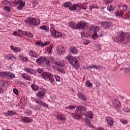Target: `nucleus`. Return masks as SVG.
<instances>
[{
	"instance_id": "nucleus-27",
	"label": "nucleus",
	"mask_w": 130,
	"mask_h": 130,
	"mask_svg": "<svg viewBox=\"0 0 130 130\" xmlns=\"http://www.w3.org/2000/svg\"><path fill=\"white\" fill-rule=\"evenodd\" d=\"M72 117L75 119H80L81 118V115L77 112L72 114Z\"/></svg>"
},
{
	"instance_id": "nucleus-34",
	"label": "nucleus",
	"mask_w": 130,
	"mask_h": 130,
	"mask_svg": "<svg viewBox=\"0 0 130 130\" xmlns=\"http://www.w3.org/2000/svg\"><path fill=\"white\" fill-rule=\"evenodd\" d=\"M25 4L26 3L24 2H22V3L19 4V6L17 7V10H18V11H21V10H22V9H23V8H24V7H25Z\"/></svg>"
},
{
	"instance_id": "nucleus-14",
	"label": "nucleus",
	"mask_w": 130,
	"mask_h": 130,
	"mask_svg": "<svg viewBox=\"0 0 130 130\" xmlns=\"http://www.w3.org/2000/svg\"><path fill=\"white\" fill-rule=\"evenodd\" d=\"M4 58L7 60H15L16 57L12 54H7L4 55Z\"/></svg>"
},
{
	"instance_id": "nucleus-2",
	"label": "nucleus",
	"mask_w": 130,
	"mask_h": 130,
	"mask_svg": "<svg viewBox=\"0 0 130 130\" xmlns=\"http://www.w3.org/2000/svg\"><path fill=\"white\" fill-rule=\"evenodd\" d=\"M24 22L30 26H38L40 24V20L39 18L33 17H28Z\"/></svg>"
},
{
	"instance_id": "nucleus-50",
	"label": "nucleus",
	"mask_w": 130,
	"mask_h": 130,
	"mask_svg": "<svg viewBox=\"0 0 130 130\" xmlns=\"http://www.w3.org/2000/svg\"><path fill=\"white\" fill-rule=\"evenodd\" d=\"M125 19H130V10L127 11Z\"/></svg>"
},
{
	"instance_id": "nucleus-54",
	"label": "nucleus",
	"mask_w": 130,
	"mask_h": 130,
	"mask_svg": "<svg viewBox=\"0 0 130 130\" xmlns=\"http://www.w3.org/2000/svg\"><path fill=\"white\" fill-rule=\"evenodd\" d=\"M40 105H41L42 106H43L44 107H47L48 106V105L43 102L42 101V103L40 104Z\"/></svg>"
},
{
	"instance_id": "nucleus-35",
	"label": "nucleus",
	"mask_w": 130,
	"mask_h": 130,
	"mask_svg": "<svg viewBox=\"0 0 130 130\" xmlns=\"http://www.w3.org/2000/svg\"><path fill=\"white\" fill-rule=\"evenodd\" d=\"M70 51L71 53L73 54H78V50L76 47H72L70 48Z\"/></svg>"
},
{
	"instance_id": "nucleus-20",
	"label": "nucleus",
	"mask_w": 130,
	"mask_h": 130,
	"mask_svg": "<svg viewBox=\"0 0 130 130\" xmlns=\"http://www.w3.org/2000/svg\"><path fill=\"white\" fill-rule=\"evenodd\" d=\"M85 116L87 117V118H89L90 119H93L94 117V114H93V112L90 111L85 113Z\"/></svg>"
},
{
	"instance_id": "nucleus-64",
	"label": "nucleus",
	"mask_w": 130,
	"mask_h": 130,
	"mask_svg": "<svg viewBox=\"0 0 130 130\" xmlns=\"http://www.w3.org/2000/svg\"><path fill=\"white\" fill-rule=\"evenodd\" d=\"M13 35H14V36H17V32L15 31L14 32H13Z\"/></svg>"
},
{
	"instance_id": "nucleus-56",
	"label": "nucleus",
	"mask_w": 130,
	"mask_h": 130,
	"mask_svg": "<svg viewBox=\"0 0 130 130\" xmlns=\"http://www.w3.org/2000/svg\"><path fill=\"white\" fill-rule=\"evenodd\" d=\"M91 42L90 40H87L84 41L83 44H85V45H87V44H89Z\"/></svg>"
},
{
	"instance_id": "nucleus-9",
	"label": "nucleus",
	"mask_w": 130,
	"mask_h": 130,
	"mask_svg": "<svg viewBox=\"0 0 130 130\" xmlns=\"http://www.w3.org/2000/svg\"><path fill=\"white\" fill-rule=\"evenodd\" d=\"M50 31L53 37L58 38L61 37L62 36V34L61 32L56 31L55 29H54L53 27H51Z\"/></svg>"
},
{
	"instance_id": "nucleus-30",
	"label": "nucleus",
	"mask_w": 130,
	"mask_h": 130,
	"mask_svg": "<svg viewBox=\"0 0 130 130\" xmlns=\"http://www.w3.org/2000/svg\"><path fill=\"white\" fill-rule=\"evenodd\" d=\"M16 112L14 111H8L5 113V114L9 116H13V115H16Z\"/></svg>"
},
{
	"instance_id": "nucleus-29",
	"label": "nucleus",
	"mask_w": 130,
	"mask_h": 130,
	"mask_svg": "<svg viewBox=\"0 0 130 130\" xmlns=\"http://www.w3.org/2000/svg\"><path fill=\"white\" fill-rule=\"evenodd\" d=\"M57 119H60L61 120H66L67 118H66V116L62 114H58L57 115Z\"/></svg>"
},
{
	"instance_id": "nucleus-45",
	"label": "nucleus",
	"mask_w": 130,
	"mask_h": 130,
	"mask_svg": "<svg viewBox=\"0 0 130 130\" xmlns=\"http://www.w3.org/2000/svg\"><path fill=\"white\" fill-rule=\"evenodd\" d=\"M107 9L108 11H109V12H111L113 11V10H114V7L111 5H110L107 7Z\"/></svg>"
},
{
	"instance_id": "nucleus-58",
	"label": "nucleus",
	"mask_w": 130,
	"mask_h": 130,
	"mask_svg": "<svg viewBox=\"0 0 130 130\" xmlns=\"http://www.w3.org/2000/svg\"><path fill=\"white\" fill-rule=\"evenodd\" d=\"M13 92L16 95H18V90L16 88H13Z\"/></svg>"
},
{
	"instance_id": "nucleus-63",
	"label": "nucleus",
	"mask_w": 130,
	"mask_h": 130,
	"mask_svg": "<svg viewBox=\"0 0 130 130\" xmlns=\"http://www.w3.org/2000/svg\"><path fill=\"white\" fill-rule=\"evenodd\" d=\"M113 0H107V2L108 4H110V3H112Z\"/></svg>"
},
{
	"instance_id": "nucleus-46",
	"label": "nucleus",
	"mask_w": 130,
	"mask_h": 130,
	"mask_svg": "<svg viewBox=\"0 0 130 130\" xmlns=\"http://www.w3.org/2000/svg\"><path fill=\"white\" fill-rule=\"evenodd\" d=\"M52 45H50L47 49V51L48 52V53L50 54L52 52Z\"/></svg>"
},
{
	"instance_id": "nucleus-8",
	"label": "nucleus",
	"mask_w": 130,
	"mask_h": 130,
	"mask_svg": "<svg viewBox=\"0 0 130 130\" xmlns=\"http://www.w3.org/2000/svg\"><path fill=\"white\" fill-rule=\"evenodd\" d=\"M127 35H128V34H124L123 31H121L119 33L118 37L116 38L115 41L116 42H119V41H120V42H122V41H123L124 40V38Z\"/></svg>"
},
{
	"instance_id": "nucleus-44",
	"label": "nucleus",
	"mask_w": 130,
	"mask_h": 130,
	"mask_svg": "<svg viewBox=\"0 0 130 130\" xmlns=\"http://www.w3.org/2000/svg\"><path fill=\"white\" fill-rule=\"evenodd\" d=\"M83 69H85V70H89L90 69H95V66L91 65L90 66H85L83 68Z\"/></svg>"
},
{
	"instance_id": "nucleus-49",
	"label": "nucleus",
	"mask_w": 130,
	"mask_h": 130,
	"mask_svg": "<svg viewBox=\"0 0 130 130\" xmlns=\"http://www.w3.org/2000/svg\"><path fill=\"white\" fill-rule=\"evenodd\" d=\"M34 101H35V102H36V103H37V104H39V105L41 104L42 101L41 100H39V99H35Z\"/></svg>"
},
{
	"instance_id": "nucleus-41",
	"label": "nucleus",
	"mask_w": 130,
	"mask_h": 130,
	"mask_svg": "<svg viewBox=\"0 0 130 130\" xmlns=\"http://www.w3.org/2000/svg\"><path fill=\"white\" fill-rule=\"evenodd\" d=\"M7 74L6 72H0V78H7Z\"/></svg>"
},
{
	"instance_id": "nucleus-7",
	"label": "nucleus",
	"mask_w": 130,
	"mask_h": 130,
	"mask_svg": "<svg viewBox=\"0 0 130 130\" xmlns=\"http://www.w3.org/2000/svg\"><path fill=\"white\" fill-rule=\"evenodd\" d=\"M81 9H82L83 10H86V9H87V6H80L78 5L74 4L69 7V10L70 11L76 10L77 12H80Z\"/></svg>"
},
{
	"instance_id": "nucleus-37",
	"label": "nucleus",
	"mask_w": 130,
	"mask_h": 130,
	"mask_svg": "<svg viewBox=\"0 0 130 130\" xmlns=\"http://www.w3.org/2000/svg\"><path fill=\"white\" fill-rule=\"evenodd\" d=\"M19 58L23 62H27L28 61V58L27 57H24L22 55H19Z\"/></svg>"
},
{
	"instance_id": "nucleus-21",
	"label": "nucleus",
	"mask_w": 130,
	"mask_h": 130,
	"mask_svg": "<svg viewBox=\"0 0 130 130\" xmlns=\"http://www.w3.org/2000/svg\"><path fill=\"white\" fill-rule=\"evenodd\" d=\"M77 110H78V111H85L87 110V108L85 106L80 105L77 106Z\"/></svg>"
},
{
	"instance_id": "nucleus-36",
	"label": "nucleus",
	"mask_w": 130,
	"mask_h": 130,
	"mask_svg": "<svg viewBox=\"0 0 130 130\" xmlns=\"http://www.w3.org/2000/svg\"><path fill=\"white\" fill-rule=\"evenodd\" d=\"M24 2L25 1L22 0H14L13 3L15 6H17V5H20Z\"/></svg>"
},
{
	"instance_id": "nucleus-38",
	"label": "nucleus",
	"mask_w": 130,
	"mask_h": 130,
	"mask_svg": "<svg viewBox=\"0 0 130 130\" xmlns=\"http://www.w3.org/2000/svg\"><path fill=\"white\" fill-rule=\"evenodd\" d=\"M93 9H99V6H98L97 4H93L89 6L90 11H92Z\"/></svg>"
},
{
	"instance_id": "nucleus-3",
	"label": "nucleus",
	"mask_w": 130,
	"mask_h": 130,
	"mask_svg": "<svg viewBox=\"0 0 130 130\" xmlns=\"http://www.w3.org/2000/svg\"><path fill=\"white\" fill-rule=\"evenodd\" d=\"M66 58H67L69 63L74 68V69H78L80 68V66L79 65V62H78V60L76 59V58L70 56H66Z\"/></svg>"
},
{
	"instance_id": "nucleus-18",
	"label": "nucleus",
	"mask_w": 130,
	"mask_h": 130,
	"mask_svg": "<svg viewBox=\"0 0 130 130\" xmlns=\"http://www.w3.org/2000/svg\"><path fill=\"white\" fill-rule=\"evenodd\" d=\"M36 96L40 99H42L45 96V91H40L36 94Z\"/></svg>"
},
{
	"instance_id": "nucleus-26",
	"label": "nucleus",
	"mask_w": 130,
	"mask_h": 130,
	"mask_svg": "<svg viewBox=\"0 0 130 130\" xmlns=\"http://www.w3.org/2000/svg\"><path fill=\"white\" fill-rule=\"evenodd\" d=\"M126 9H127V6L126 5L120 6L118 8V9H119L123 14L126 11Z\"/></svg>"
},
{
	"instance_id": "nucleus-10",
	"label": "nucleus",
	"mask_w": 130,
	"mask_h": 130,
	"mask_svg": "<svg viewBox=\"0 0 130 130\" xmlns=\"http://www.w3.org/2000/svg\"><path fill=\"white\" fill-rule=\"evenodd\" d=\"M57 52L59 53V54H63L64 52H66V49L64 47L59 45L56 48Z\"/></svg>"
},
{
	"instance_id": "nucleus-47",
	"label": "nucleus",
	"mask_w": 130,
	"mask_h": 130,
	"mask_svg": "<svg viewBox=\"0 0 130 130\" xmlns=\"http://www.w3.org/2000/svg\"><path fill=\"white\" fill-rule=\"evenodd\" d=\"M3 5H6L7 6H11V2L8 1H4L2 2Z\"/></svg>"
},
{
	"instance_id": "nucleus-32",
	"label": "nucleus",
	"mask_w": 130,
	"mask_h": 130,
	"mask_svg": "<svg viewBox=\"0 0 130 130\" xmlns=\"http://www.w3.org/2000/svg\"><path fill=\"white\" fill-rule=\"evenodd\" d=\"M22 77L25 80H27V81H31V77L26 73H23L22 74Z\"/></svg>"
},
{
	"instance_id": "nucleus-62",
	"label": "nucleus",
	"mask_w": 130,
	"mask_h": 130,
	"mask_svg": "<svg viewBox=\"0 0 130 130\" xmlns=\"http://www.w3.org/2000/svg\"><path fill=\"white\" fill-rule=\"evenodd\" d=\"M4 93V90H3V88L0 87V94H3Z\"/></svg>"
},
{
	"instance_id": "nucleus-11",
	"label": "nucleus",
	"mask_w": 130,
	"mask_h": 130,
	"mask_svg": "<svg viewBox=\"0 0 130 130\" xmlns=\"http://www.w3.org/2000/svg\"><path fill=\"white\" fill-rule=\"evenodd\" d=\"M36 44L38 46H41V47H44V46L49 45V44H50V42L49 41H47L45 43H42L41 41H38L36 42Z\"/></svg>"
},
{
	"instance_id": "nucleus-43",
	"label": "nucleus",
	"mask_w": 130,
	"mask_h": 130,
	"mask_svg": "<svg viewBox=\"0 0 130 130\" xmlns=\"http://www.w3.org/2000/svg\"><path fill=\"white\" fill-rule=\"evenodd\" d=\"M63 6L65 8H69V7H71V6H72V3L66 2V3H64Z\"/></svg>"
},
{
	"instance_id": "nucleus-60",
	"label": "nucleus",
	"mask_w": 130,
	"mask_h": 130,
	"mask_svg": "<svg viewBox=\"0 0 130 130\" xmlns=\"http://www.w3.org/2000/svg\"><path fill=\"white\" fill-rule=\"evenodd\" d=\"M37 73H38L39 74H41V73H42V69H39L37 70Z\"/></svg>"
},
{
	"instance_id": "nucleus-59",
	"label": "nucleus",
	"mask_w": 130,
	"mask_h": 130,
	"mask_svg": "<svg viewBox=\"0 0 130 130\" xmlns=\"http://www.w3.org/2000/svg\"><path fill=\"white\" fill-rule=\"evenodd\" d=\"M68 108H70L71 109H74L76 108V107L74 105H69L68 106Z\"/></svg>"
},
{
	"instance_id": "nucleus-12",
	"label": "nucleus",
	"mask_w": 130,
	"mask_h": 130,
	"mask_svg": "<svg viewBox=\"0 0 130 130\" xmlns=\"http://www.w3.org/2000/svg\"><path fill=\"white\" fill-rule=\"evenodd\" d=\"M106 120H107V124L109 126H112V125H113L114 121L113 120V119H112V118L110 117H107Z\"/></svg>"
},
{
	"instance_id": "nucleus-40",
	"label": "nucleus",
	"mask_w": 130,
	"mask_h": 130,
	"mask_svg": "<svg viewBox=\"0 0 130 130\" xmlns=\"http://www.w3.org/2000/svg\"><path fill=\"white\" fill-rule=\"evenodd\" d=\"M85 85L88 88H92V86H93L92 83L90 82V81L89 80L86 81Z\"/></svg>"
},
{
	"instance_id": "nucleus-39",
	"label": "nucleus",
	"mask_w": 130,
	"mask_h": 130,
	"mask_svg": "<svg viewBox=\"0 0 130 130\" xmlns=\"http://www.w3.org/2000/svg\"><path fill=\"white\" fill-rule=\"evenodd\" d=\"M31 87L34 91H38V89H39V87L35 84H31Z\"/></svg>"
},
{
	"instance_id": "nucleus-5",
	"label": "nucleus",
	"mask_w": 130,
	"mask_h": 130,
	"mask_svg": "<svg viewBox=\"0 0 130 130\" xmlns=\"http://www.w3.org/2000/svg\"><path fill=\"white\" fill-rule=\"evenodd\" d=\"M42 77L46 81H49L50 83H52V82L54 81L53 74L49 72H43L42 75Z\"/></svg>"
},
{
	"instance_id": "nucleus-24",
	"label": "nucleus",
	"mask_w": 130,
	"mask_h": 130,
	"mask_svg": "<svg viewBox=\"0 0 130 130\" xmlns=\"http://www.w3.org/2000/svg\"><path fill=\"white\" fill-rule=\"evenodd\" d=\"M21 32L23 35H25V36H27V37H29V38H32V37H33V34L29 31L21 30Z\"/></svg>"
},
{
	"instance_id": "nucleus-61",
	"label": "nucleus",
	"mask_w": 130,
	"mask_h": 130,
	"mask_svg": "<svg viewBox=\"0 0 130 130\" xmlns=\"http://www.w3.org/2000/svg\"><path fill=\"white\" fill-rule=\"evenodd\" d=\"M94 69H96V70H100V69H101V67H100V66L98 65L95 66Z\"/></svg>"
},
{
	"instance_id": "nucleus-57",
	"label": "nucleus",
	"mask_w": 130,
	"mask_h": 130,
	"mask_svg": "<svg viewBox=\"0 0 130 130\" xmlns=\"http://www.w3.org/2000/svg\"><path fill=\"white\" fill-rule=\"evenodd\" d=\"M45 62L46 63V64H47V66H49L50 63V61H49V60H47L46 59H45Z\"/></svg>"
},
{
	"instance_id": "nucleus-19",
	"label": "nucleus",
	"mask_w": 130,
	"mask_h": 130,
	"mask_svg": "<svg viewBox=\"0 0 130 130\" xmlns=\"http://www.w3.org/2000/svg\"><path fill=\"white\" fill-rule=\"evenodd\" d=\"M24 71L28 74H31V75L35 74V70L30 68H25Z\"/></svg>"
},
{
	"instance_id": "nucleus-4",
	"label": "nucleus",
	"mask_w": 130,
	"mask_h": 130,
	"mask_svg": "<svg viewBox=\"0 0 130 130\" xmlns=\"http://www.w3.org/2000/svg\"><path fill=\"white\" fill-rule=\"evenodd\" d=\"M63 67L64 66L62 62L58 61L54 62L52 68L55 71H58V72L62 73L63 72Z\"/></svg>"
},
{
	"instance_id": "nucleus-1",
	"label": "nucleus",
	"mask_w": 130,
	"mask_h": 130,
	"mask_svg": "<svg viewBox=\"0 0 130 130\" xmlns=\"http://www.w3.org/2000/svg\"><path fill=\"white\" fill-rule=\"evenodd\" d=\"M69 26L72 29H74L75 30H79V29H82L84 30L85 29V27H86V25H87V22L84 20H81L78 22L77 23H76L74 22H69Z\"/></svg>"
},
{
	"instance_id": "nucleus-51",
	"label": "nucleus",
	"mask_w": 130,
	"mask_h": 130,
	"mask_svg": "<svg viewBox=\"0 0 130 130\" xmlns=\"http://www.w3.org/2000/svg\"><path fill=\"white\" fill-rule=\"evenodd\" d=\"M54 78L56 79V81H57V82H59L60 80V77L59 76H58L57 75L55 74L54 75Z\"/></svg>"
},
{
	"instance_id": "nucleus-52",
	"label": "nucleus",
	"mask_w": 130,
	"mask_h": 130,
	"mask_svg": "<svg viewBox=\"0 0 130 130\" xmlns=\"http://www.w3.org/2000/svg\"><path fill=\"white\" fill-rule=\"evenodd\" d=\"M25 113H26L27 115H31V114H32V111L29 109H26L25 110Z\"/></svg>"
},
{
	"instance_id": "nucleus-31",
	"label": "nucleus",
	"mask_w": 130,
	"mask_h": 130,
	"mask_svg": "<svg viewBox=\"0 0 130 130\" xmlns=\"http://www.w3.org/2000/svg\"><path fill=\"white\" fill-rule=\"evenodd\" d=\"M14 78H15V74L10 72L7 73L6 77L7 79H14Z\"/></svg>"
},
{
	"instance_id": "nucleus-22",
	"label": "nucleus",
	"mask_w": 130,
	"mask_h": 130,
	"mask_svg": "<svg viewBox=\"0 0 130 130\" xmlns=\"http://www.w3.org/2000/svg\"><path fill=\"white\" fill-rule=\"evenodd\" d=\"M0 85L2 87H4L5 88H7L8 86H9V81L4 80H1L0 81Z\"/></svg>"
},
{
	"instance_id": "nucleus-48",
	"label": "nucleus",
	"mask_w": 130,
	"mask_h": 130,
	"mask_svg": "<svg viewBox=\"0 0 130 130\" xmlns=\"http://www.w3.org/2000/svg\"><path fill=\"white\" fill-rule=\"evenodd\" d=\"M120 121L123 124H126V123H127V120L124 119L123 118L120 119Z\"/></svg>"
},
{
	"instance_id": "nucleus-6",
	"label": "nucleus",
	"mask_w": 130,
	"mask_h": 130,
	"mask_svg": "<svg viewBox=\"0 0 130 130\" xmlns=\"http://www.w3.org/2000/svg\"><path fill=\"white\" fill-rule=\"evenodd\" d=\"M99 30H100V27L98 26L92 25L90 27V31L91 33H93L92 35V38H93V39H97L98 37L97 32Z\"/></svg>"
},
{
	"instance_id": "nucleus-28",
	"label": "nucleus",
	"mask_w": 130,
	"mask_h": 130,
	"mask_svg": "<svg viewBox=\"0 0 130 130\" xmlns=\"http://www.w3.org/2000/svg\"><path fill=\"white\" fill-rule=\"evenodd\" d=\"M45 61V57H43V56H41L40 57L38 58L37 60H36V62L37 63H43V62H44V61Z\"/></svg>"
},
{
	"instance_id": "nucleus-23",
	"label": "nucleus",
	"mask_w": 130,
	"mask_h": 130,
	"mask_svg": "<svg viewBox=\"0 0 130 130\" xmlns=\"http://www.w3.org/2000/svg\"><path fill=\"white\" fill-rule=\"evenodd\" d=\"M113 105L114 107H120L121 106V103L116 100H114L113 101Z\"/></svg>"
},
{
	"instance_id": "nucleus-16",
	"label": "nucleus",
	"mask_w": 130,
	"mask_h": 130,
	"mask_svg": "<svg viewBox=\"0 0 130 130\" xmlns=\"http://www.w3.org/2000/svg\"><path fill=\"white\" fill-rule=\"evenodd\" d=\"M29 56L31 57H35L36 58H37L39 57V55L38 53L36 52H35L34 51L30 50L29 52Z\"/></svg>"
},
{
	"instance_id": "nucleus-53",
	"label": "nucleus",
	"mask_w": 130,
	"mask_h": 130,
	"mask_svg": "<svg viewBox=\"0 0 130 130\" xmlns=\"http://www.w3.org/2000/svg\"><path fill=\"white\" fill-rule=\"evenodd\" d=\"M4 10H5V11H7V12H11V8L8 6L4 7Z\"/></svg>"
},
{
	"instance_id": "nucleus-15",
	"label": "nucleus",
	"mask_w": 130,
	"mask_h": 130,
	"mask_svg": "<svg viewBox=\"0 0 130 130\" xmlns=\"http://www.w3.org/2000/svg\"><path fill=\"white\" fill-rule=\"evenodd\" d=\"M101 26L104 28H110L112 27V23L109 22H103L101 23Z\"/></svg>"
},
{
	"instance_id": "nucleus-55",
	"label": "nucleus",
	"mask_w": 130,
	"mask_h": 130,
	"mask_svg": "<svg viewBox=\"0 0 130 130\" xmlns=\"http://www.w3.org/2000/svg\"><path fill=\"white\" fill-rule=\"evenodd\" d=\"M41 30H47V27L45 25H43L40 27Z\"/></svg>"
},
{
	"instance_id": "nucleus-17",
	"label": "nucleus",
	"mask_w": 130,
	"mask_h": 130,
	"mask_svg": "<svg viewBox=\"0 0 130 130\" xmlns=\"http://www.w3.org/2000/svg\"><path fill=\"white\" fill-rule=\"evenodd\" d=\"M77 96L78 98L82 100V101H87V98H86V95H84L83 93L79 92L77 94Z\"/></svg>"
},
{
	"instance_id": "nucleus-33",
	"label": "nucleus",
	"mask_w": 130,
	"mask_h": 130,
	"mask_svg": "<svg viewBox=\"0 0 130 130\" xmlns=\"http://www.w3.org/2000/svg\"><path fill=\"white\" fill-rule=\"evenodd\" d=\"M84 121L86 123V124H87V125L89 127H92L93 126V124H92L91 121H90V120H89V119L85 118L84 120Z\"/></svg>"
},
{
	"instance_id": "nucleus-42",
	"label": "nucleus",
	"mask_w": 130,
	"mask_h": 130,
	"mask_svg": "<svg viewBox=\"0 0 130 130\" xmlns=\"http://www.w3.org/2000/svg\"><path fill=\"white\" fill-rule=\"evenodd\" d=\"M123 14V13L118 9V11L116 13L115 16H116V17H121V16H122Z\"/></svg>"
},
{
	"instance_id": "nucleus-25",
	"label": "nucleus",
	"mask_w": 130,
	"mask_h": 130,
	"mask_svg": "<svg viewBox=\"0 0 130 130\" xmlns=\"http://www.w3.org/2000/svg\"><path fill=\"white\" fill-rule=\"evenodd\" d=\"M10 48L14 52H20V51H21V48L15 47L13 45L10 46Z\"/></svg>"
},
{
	"instance_id": "nucleus-13",
	"label": "nucleus",
	"mask_w": 130,
	"mask_h": 130,
	"mask_svg": "<svg viewBox=\"0 0 130 130\" xmlns=\"http://www.w3.org/2000/svg\"><path fill=\"white\" fill-rule=\"evenodd\" d=\"M21 120L23 121V122H24L25 123H29L30 122H31L32 120V118L29 117H22L21 118Z\"/></svg>"
}]
</instances>
